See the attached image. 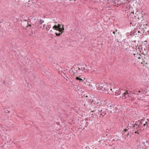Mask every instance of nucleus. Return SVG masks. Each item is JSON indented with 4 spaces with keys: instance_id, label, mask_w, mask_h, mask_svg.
Here are the masks:
<instances>
[{
    "instance_id": "nucleus-1",
    "label": "nucleus",
    "mask_w": 149,
    "mask_h": 149,
    "mask_svg": "<svg viewBox=\"0 0 149 149\" xmlns=\"http://www.w3.org/2000/svg\"><path fill=\"white\" fill-rule=\"evenodd\" d=\"M139 18H132L131 20L130 24L132 25L133 26H138V27H140V29L141 28L142 29L143 28L141 27L142 25L140 26V24H139Z\"/></svg>"
},
{
    "instance_id": "nucleus-2",
    "label": "nucleus",
    "mask_w": 149,
    "mask_h": 149,
    "mask_svg": "<svg viewBox=\"0 0 149 149\" xmlns=\"http://www.w3.org/2000/svg\"><path fill=\"white\" fill-rule=\"evenodd\" d=\"M107 88V86L103 85V84H101L98 85L97 87V91L99 92H102L106 93V91L105 90Z\"/></svg>"
},
{
    "instance_id": "nucleus-3",
    "label": "nucleus",
    "mask_w": 149,
    "mask_h": 149,
    "mask_svg": "<svg viewBox=\"0 0 149 149\" xmlns=\"http://www.w3.org/2000/svg\"><path fill=\"white\" fill-rule=\"evenodd\" d=\"M107 108L106 109L108 111H110V113H112L114 111V107L111 103H109L107 105Z\"/></svg>"
},
{
    "instance_id": "nucleus-4",
    "label": "nucleus",
    "mask_w": 149,
    "mask_h": 149,
    "mask_svg": "<svg viewBox=\"0 0 149 149\" xmlns=\"http://www.w3.org/2000/svg\"><path fill=\"white\" fill-rule=\"evenodd\" d=\"M140 129H134L132 132V134L137 137H139L140 136Z\"/></svg>"
},
{
    "instance_id": "nucleus-5",
    "label": "nucleus",
    "mask_w": 149,
    "mask_h": 149,
    "mask_svg": "<svg viewBox=\"0 0 149 149\" xmlns=\"http://www.w3.org/2000/svg\"><path fill=\"white\" fill-rule=\"evenodd\" d=\"M107 110L106 109H101L99 107L98 109L99 114L103 116L106 115Z\"/></svg>"
},
{
    "instance_id": "nucleus-6",
    "label": "nucleus",
    "mask_w": 149,
    "mask_h": 149,
    "mask_svg": "<svg viewBox=\"0 0 149 149\" xmlns=\"http://www.w3.org/2000/svg\"><path fill=\"white\" fill-rule=\"evenodd\" d=\"M81 70L82 71H84L85 72H86V71L87 70L88 67L86 65H83L81 66Z\"/></svg>"
},
{
    "instance_id": "nucleus-7",
    "label": "nucleus",
    "mask_w": 149,
    "mask_h": 149,
    "mask_svg": "<svg viewBox=\"0 0 149 149\" xmlns=\"http://www.w3.org/2000/svg\"><path fill=\"white\" fill-rule=\"evenodd\" d=\"M75 79L79 81L80 82H82L83 81L82 79L81 78V76H79V77H77L75 78Z\"/></svg>"
},
{
    "instance_id": "nucleus-8",
    "label": "nucleus",
    "mask_w": 149,
    "mask_h": 149,
    "mask_svg": "<svg viewBox=\"0 0 149 149\" xmlns=\"http://www.w3.org/2000/svg\"><path fill=\"white\" fill-rule=\"evenodd\" d=\"M62 28H61V27L58 28L57 30L59 32L63 33L64 32V25H63L62 26Z\"/></svg>"
},
{
    "instance_id": "nucleus-9",
    "label": "nucleus",
    "mask_w": 149,
    "mask_h": 149,
    "mask_svg": "<svg viewBox=\"0 0 149 149\" xmlns=\"http://www.w3.org/2000/svg\"><path fill=\"white\" fill-rule=\"evenodd\" d=\"M123 95L125 98H127L129 96V93L127 91L126 92L124 93Z\"/></svg>"
},
{
    "instance_id": "nucleus-10",
    "label": "nucleus",
    "mask_w": 149,
    "mask_h": 149,
    "mask_svg": "<svg viewBox=\"0 0 149 149\" xmlns=\"http://www.w3.org/2000/svg\"><path fill=\"white\" fill-rule=\"evenodd\" d=\"M106 90H105V91H106V93L110 92V91H112V88H111L109 87H108L107 86V88Z\"/></svg>"
},
{
    "instance_id": "nucleus-11",
    "label": "nucleus",
    "mask_w": 149,
    "mask_h": 149,
    "mask_svg": "<svg viewBox=\"0 0 149 149\" xmlns=\"http://www.w3.org/2000/svg\"><path fill=\"white\" fill-rule=\"evenodd\" d=\"M120 91H117L116 92H115L113 94V95H114L116 96H118L119 95H120Z\"/></svg>"
},
{
    "instance_id": "nucleus-12",
    "label": "nucleus",
    "mask_w": 149,
    "mask_h": 149,
    "mask_svg": "<svg viewBox=\"0 0 149 149\" xmlns=\"http://www.w3.org/2000/svg\"><path fill=\"white\" fill-rule=\"evenodd\" d=\"M132 126H133V127L134 128V129H139V126L137 124H136V125H133Z\"/></svg>"
},
{
    "instance_id": "nucleus-13",
    "label": "nucleus",
    "mask_w": 149,
    "mask_h": 149,
    "mask_svg": "<svg viewBox=\"0 0 149 149\" xmlns=\"http://www.w3.org/2000/svg\"><path fill=\"white\" fill-rule=\"evenodd\" d=\"M132 134V133H131L130 134L129 133H128L127 134V136L125 138V139H126L127 138H128L129 137L130 138L131 137V134Z\"/></svg>"
},
{
    "instance_id": "nucleus-14",
    "label": "nucleus",
    "mask_w": 149,
    "mask_h": 149,
    "mask_svg": "<svg viewBox=\"0 0 149 149\" xmlns=\"http://www.w3.org/2000/svg\"><path fill=\"white\" fill-rule=\"evenodd\" d=\"M53 29L54 30H57L58 29V26L56 25H55L53 27Z\"/></svg>"
},
{
    "instance_id": "nucleus-15",
    "label": "nucleus",
    "mask_w": 149,
    "mask_h": 149,
    "mask_svg": "<svg viewBox=\"0 0 149 149\" xmlns=\"http://www.w3.org/2000/svg\"><path fill=\"white\" fill-rule=\"evenodd\" d=\"M77 71L78 70L77 69H76V70L75 69L74 71L73 74L75 75V76H77L76 73L77 72Z\"/></svg>"
},
{
    "instance_id": "nucleus-16",
    "label": "nucleus",
    "mask_w": 149,
    "mask_h": 149,
    "mask_svg": "<svg viewBox=\"0 0 149 149\" xmlns=\"http://www.w3.org/2000/svg\"><path fill=\"white\" fill-rule=\"evenodd\" d=\"M113 33H114V35H115L116 34V35H115V36H117L116 35L118 34L119 33L118 32H117V30H116V31H114L113 32Z\"/></svg>"
},
{
    "instance_id": "nucleus-17",
    "label": "nucleus",
    "mask_w": 149,
    "mask_h": 149,
    "mask_svg": "<svg viewBox=\"0 0 149 149\" xmlns=\"http://www.w3.org/2000/svg\"><path fill=\"white\" fill-rule=\"evenodd\" d=\"M113 91H112L113 94L115 92H116V91H117L118 90H116V88H113L112 89Z\"/></svg>"
},
{
    "instance_id": "nucleus-18",
    "label": "nucleus",
    "mask_w": 149,
    "mask_h": 149,
    "mask_svg": "<svg viewBox=\"0 0 149 149\" xmlns=\"http://www.w3.org/2000/svg\"><path fill=\"white\" fill-rule=\"evenodd\" d=\"M62 33L61 32V33H56V36H59L62 34Z\"/></svg>"
},
{
    "instance_id": "nucleus-19",
    "label": "nucleus",
    "mask_w": 149,
    "mask_h": 149,
    "mask_svg": "<svg viewBox=\"0 0 149 149\" xmlns=\"http://www.w3.org/2000/svg\"><path fill=\"white\" fill-rule=\"evenodd\" d=\"M44 22V21H42V19H40V24H42V23H43Z\"/></svg>"
},
{
    "instance_id": "nucleus-20",
    "label": "nucleus",
    "mask_w": 149,
    "mask_h": 149,
    "mask_svg": "<svg viewBox=\"0 0 149 149\" xmlns=\"http://www.w3.org/2000/svg\"><path fill=\"white\" fill-rule=\"evenodd\" d=\"M31 24H28V23H27V26H26V27L27 28L29 26V27H31Z\"/></svg>"
},
{
    "instance_id": "nucleus-21",
    "label": "nucleus",
    "mask_w": 149,
    "mask_h": 149,
    "mask_svg": "<svg viewBox=\"0 0 149 149\" xmlns=\"http://www.w3.org/2000/svg\"><path fill=\"white\" fill-rule=\"evenodd\" d=\"M141 63L143 64H146L147 63L145 61H143Z\"/></svg>"
},
{
    "instance_id": "nucleus-22",
    "label": "nucleus",
    "mask_w": 149,
    "mask_h": 149,
    "mask_svg": "<svg viewBox=\"0 0 149 149\" xmlns=\"http://www.w3.org/2000/svg\"><path fill=\"white\" fill-rule=\"evenodd\" d=\"M6 113H9V111L8 110H6L5 111Z\"/></svg>"
},
{
    "instance_id": "nucleus-23",
    "label": "nucleus",
    "mask_w": 149,
    "mask_h": 149,
    "mask_svg": "<svg viewBox=\"0 0 149 149\" xmlns=\"http://www.w3.org/2000/svg\"><path fill=\"white\" fill-rule=\"evenodd\" d=\"M61 24H58V26H58V28H59L61 27Z\"/></svg>"
},
{
    "instance_id": "nucleus-24",
    "label": "nucleus",
    "mask_w": 149,
    "mask_h": 149,
    "mask_svg": "<svg viewBox=\"0 0 149 149\" xmlns=\"http://www.w3.org/2000/svg\"><path fill=\"white\" fill-rule=\"evenodd\" d=\"M127 131H128V130H127V129H125L124 130L123 132H127Z\"/></svg>"
},
{
    "instance_id": "nucleus-25",
    "label": "nucleus",
    "mask_w": 149,
    "mask_h": 149,
    "mask_svg": "<svg viewBox=\"0 0 149 149\" xmlns=\"http://www.w3.org/2000/svg\"><path fill=\"white\" fill-rule=\"evenodd\" d=\"M146 143H149V141L148 140H146Z\"/></svg>"
},
{
    "instance_id": "nucleus-26",
    "label": "nucleus",
    "mask_w": 149,
    "mask_h": 149,
    "mask_svg": "<svg viewBox=\"0 0 149 149\" xmlns=\"http://www.w3.org/2000/svg\"><path fill=\"white\" fill-rule=\"evenodd\" d=\"M3 83L4 84H6V82L5 81H3Z\"/></svg>"
},
{
    "instance_id": "nucleus-27",
    "label": "nucleus",
    "mask_w": 149,
    "mask_h": 149,
    "mask_svg": "<svg viewBox=\"0 0 149 149\" xmlns=\"http://www.w3.org/2000/svg\"><path fill=\"white\" fill-rule=\"evenodd\" d=\"M80 68H81V66L79 67L78 68V70H81V69H80Z\"/></svg>"
},
{
    "instance_id": "nucleus-28",
    "label": "nucleus",
    "mask_w": 149,
    "mask_h": 149,
    "mask_svg": "<svg viewBox=\"0 0 149 149\" xmlns=\"http://www.w3.org/2000/svg\"><path fill=\"white\" fill-rule=\"evenodd\" d=\"M146 142H143V144H144L145 145H146Z\"/></svg>"
},
{
    "instance_id": "nucleus-29",
    "label": "nucleus",
    "mask_w": 149,
    "mask_h": 149,
    "mask_svg": "<svg viewBox=\"0 0 149 149\" xmlns=\"http://www.w3.org/2000/svg\"><path fill=\"white\" fill-rule=\"evenodd\" d=\"M85 149H90L88 147H86V148Z\"/></svg>"
},
{
    "instance_id": "nucleus-30",
    "label": "nucleus",
    "mask_w": 149,
    "mask_h": 149,
    "mask_svg": "<svg viewBox=\"0 0 149 149\" xmlns=\"http://www.w3.org/2000/svg\"><path fill=\"white\" fill-rule=\"evenodd\" d=\"M143 125H144V126H145V125H146V124H145V123L144 124H143Z\"/></svg>"
},
{
    "instance_id": "nucleus-31",
    "label": "nucleus",
    "mask_w": 149,
    "mask_h": 149,
    "mask_svg": "<svg viewBox=\"0 0 149 149\" xmlns=\"http://www.w3.org/2000/svg\"><path fill=\"white\" fill-rule=\"evenodd\" d=\"M24 21H26V20H24Z\"/></svg>"
},
{
    "instance_id": "nucleus-32",
    "label": "nucleus",
    "mask_w": 149,
    "mask_h": 149,
    "mask_svg": "<svg viewBox=\"0 0 149 149\" xmlns=\"http://www.w3.org/2000/svg\"><path fill=\"white\" fill-rule=\"evenodd\" d=\"M145 42H147V41H145Z\"/></svg>"
},
{
    "instance_id": "nucleus-33",
    "label": "nucleus",
    "mask_w": 149,
    "mask_h": 149,
    "mask_svg": "<svg viewBox=\"0 0 149 149\" xmlns=\"http://www.w3.org/2000/svg\"><path fill=\"white\" fill-rule=\"evenodd\" d=\"M84 105L85 106V107H86V105L85 104H84Z\"/></svg>"
},
{
    "instance_id": "nucleus-34",
    "label": "nucleus",
    "mask_w": 149,
    "mask_h": 149,
    "mask_svg": "<svg viewBox=\"0 0 149 149\" xmlns=\"http://www.w3.org/2000/svg\"><path fill=\"white\" fill-rule=\"evenodd\" d=\"M121 97V96H120V98Z\"/></svg>"
},
{
    "instance_id": "nucleus-35",
    "label": "nucleus",
    "mask_w": 149,
    "mask_h": 149,
    "mask_svg": "<svg viewBox=\"0 0 149 149\" xmlns=\"http://www.w3.org/2000/svg\"><path fill=\"white\" fill-rule=\"evenodd\" d=\"M148 147L149 148V146H148Z\"/></svg>"
}]
</instances>
